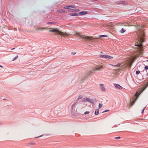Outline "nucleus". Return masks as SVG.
Returning <instances> with one entry per match:
<instances>
[{
  "label": "nucleus",
  "instance_id": "5",
  "mask_svg": "<svg viewBox=\"0 0 148 148\" xmlns=\"http://www.w3.org/2000/svg\"><path fill=\"white\" fill-rule=\"evenodd\" d=\"M99 86L100 88V90L101 91L105 92L106 91V90L103 84H99Z\"/></svg>",
  "mask_w": 148,
  "mask_h": 148
},
{
  "label": "nucleus",
  "instance_id": "8",
  "mask_svg": "<svg viewBox=\"0 0 148 148\" xmlns=\"http://www.w3.org/2000/svg\"><path fill=\"white\" fill-rule=\"evenodd\" d=\"M114 86L116 88H118V89L121 90L123 88V87H122L117 84H114Z\"/></svg>",
  "mask_w": 148,
  "mask_h": 148
},
{
  "label": "nucleus",
  "instance_id": "35",
  "mask_svg": "<svg viewBox=\"0 0 148 148\" xmlns=\"http://www.w3.org/2000/svg\"><path fill=\"white\" fill-rule=\"evenodd\" d=\"M92 1H98V0H91Z\"/></svg>",
  "mask_w": 148,
  "mask_h": 148
},
{
  "label": "nucleus",
  "instance_id": "26",
  "mask_svg": "<svg viewBox=\"0 0 148 148\" xmlns=\"http://www.w3.org/2000/svg\"><path fill=\"white\" fill-rule=\"evenodd\" d=\"M18 57V56H16L15 58H14L12 60V61H14Z\"/></svg>",
  "mask_w": 148,
  "mask_h": 148
},
{
  "label": "nucleus",
  "instance_id": "36",
  "mask_svg": "<svg viewBox=\"0 0 148 148\" xmlns=\"http://www.w3.org/2000/svg\"><path fill=\"white\" fill-rule=\"evenodd\" d=\"M145 109V108H144L142 112V113H143V111H144V109Z\"/></svg>",
  "mask_w": 148,
  "mask_h": 148
},
{
  "label": "nucleus",
  "instance_id": "14",
  "mask_svg": "<svg viewBox=\"0 0 148 148\" xmlns=\"http://www.w3.org/2000/svg\"><path fill=\"white\" fill-rule=\"evenodd\" d=\"M71 16H78V14L75 13H72L70 14Z\"/></svg>",
  "mask_w": 148,
  "mask_h": 148
},
{
  "label": "nucleus",
  "instance_id": "41",
  "mask_svg": "<svg viewBox=\"0 0 148 148\" xmlns=\"http://www.w3.org/2000/svg\"><path fill=\"white\" fill-rule=\"evenodd\" d=\"M112 23V22L109 23Z\"/></svg>",
  "mask_w": 148,
  "mask_h": 148
},
{
  "label": "nucleus",
  "instance_id": "33",
  "mask_svg": "<svg viewBox=\"0 0 148 148\" xmlns=\"http://www.w3.org/2000/svg\"><path fill=\"white\" fill-rule=\"evenodd\" d=\"M109 111V110H105V111H104L103 112V113L106 112H108Z\"/></svg>",
  "mask_w": 148,
  "mask_h": 148
},
{
  "label": "nucleus",
  "instance_id": "3",
  "mask_svg": "<svg viewBox=\"0 0 148 148\" xmlns=\"http://www.w3.org/2000/svg\"><path fill=\"white\" fill-rule=\"evenodd\" d=\"M75 34L81 37L82 38L84 39L85 41H92V39L94 38L92 36H87L85 35H81L77 31L75 32Z\"/></svg>",
  "mask_w": 148,
  "mask_h": 148
},
{
  "label": "nucleus",
  "instance_id": "37",
  "mask_svg": "<svg viewBox=\"0 0 148 148\" xmlns=\"http://www.w3.org/2000/svg\"><path fill=\"white\" fill-rule=\"evenodd\" d=\"M0 67L2 68H3V67L1 65H0Z\"/></svg>",
  "mask_w": 148,
  "mask_h": 148
},
{
  "label": "nucleus",
  "instance_id": "9",
  "mask_svg": "<svg viewBox=\"0 0 148 148\" xmlns=\"http://www.w3.org/2000/svg\"><path fill=\"white\" fill-rule=\"evenodd\" d=\"M65 9H71V8H75V6L73 5H70L66 6L64 8Z\"/></svg>",
  "mask_w": 148,
  "mask_h": 148
},
{
  "label": "nucleus",
  "instance_id": "30",
  "mask_svg": "<svg viewBox=\"0 0 148 148\" xmlns=\"http://www.w3.org/2000/svg\"><path fill=\"white\" fill-rule=\"evenodd\" d=\"M136 74L138 75L140 71H136Z\"/></svg>",
  "mask_w": 148,
  "mask_h": 148
},
{
  "label": "nucleus",
  "instance_id": "43",
  "mask_svg": "<svg viewBox=\"0 0 148 148\" xmlns=\"http://www.w3.org/2000/svg\"><path fill=\"white\" fill-rule=\"evenodd\" d=\"M112 23V22L109 23Z\"/></svg>",
  "mask_w": 148,
  "mask_h": 148
},
{
  "label": "nucleus",
  "instance_id": "12",
  "mask_svg": "<svg viewBox=\"0 0 148 148\" xmlns=\"http://www.w3.org/2000/svg\"><path fill=\"white\" fill-rule=\"evenodd\" d=\"M118 4H124L126 3L125 1H119L117 2Z\"/></svg>",
  "mask_w": 148,
  "mask_h": 148
},
{
  "label": "nucleus",
  "instance_id": "22",
  "mask_svg": "<svg viewBox=\"0 0 148 148\" xmlns=\"http://www.w3.org/2000/svg\"><path fill=\"white\" fill-rule=\"evenodd\" d=\"M105 55H101L99 56V57L101 58H105Z\"/></svg>",
  "mask_w": 148,
  "mask_h": 148
},
{
  "label": "nucleus",
  "instance_id": "19",
  "mask_svg": "<svg viewBox=\"0 0 148 148\" xmlns=\"http://www.w3.org/2000/svg\"><path fill=\"white\" fill-rule=\"evenodd\" d=\"M125 31H126V30L125 29H124L123 28H122L120 30V32L121 33H123L124 32H125Z\"/></svg>",
  "mask_w": 148,
  "mask_h": 148
},
{
  "label": "nucleus",
  "instance_id": "18",
  "mask_svg": "<svg viewBox=\"0 0 148 148\" xmlns=\"http://www.w3.org/2000/svg\"><path fill=\"white\" fill-rule=\"evenodd\" d=\"M112 66H114V67H116V66H119L121 65V63H118L117 64H116V65H111Z\"/></svg>",
  "mask_w": 148,
  "mask_h": 148
},
{
  "label": "nucleus",
  "instance_id": "16",
  "mask_svg": "<svg viewBox=\"0 0 148 148\" xmlns=\"http://www.w3.org/2000/svg\"><path fill=\"white\" fill-rule=\"evenodd\" d=\"M90 71H91L92 73H95V72L97 71L96 69L95 68H93L92 69H91V70Z\"/></svg>",
  "mask_w": 148,
  "mask_h": 148
},
{
  "label": "nucleus",
  "instance_id": "40",
  "mask_svg": "<svg viewBox=\"0 0 148 148\" xmlns=\"http://www.w3.org/2000/svg\"><path fill=\"white\" fill-rule=\"evenodd\" d=\"M147 61L148 62V60H147Z\"/></svg>",
  "mask_w": 148,
  "mask_h": 148
},
{
  "label": "nucleus",
  "instance_id": "15",
  "mask_svg": "<svg viewBox=\"0 0 148 148\" xmlns=\"http://www.w3.org/2000/svg\"><path fill=\"white\" fill-rule=\"evenodd\" d=\"M99 110L98 109H96L95 112V113H94V114H95L97 115L99 114Z\"/></svg>",
  "mask_w": 148,
  "mask_h": 148
},
{
  "label": "nucleus",
  "instance_id": "42",
  "mask_svg": "<svg viewBox=\"0 0 148 148\" xmlns=\"http://www.w3.org/2000/svg\"><path fill=\"white\" fill-rule=\"evenodd\" d=\"M112 23V22L109 23Z\"/></svg>",
  "mask_w": 148,
  "mask_h": 148
},
{
  "label": "nucleus",
  "instance_id": "38",
  "mask_svg": "<svg viewBox=\"0 0 148 148\" xmlns=\"http://www.w3.org/2000/svg\"><path fill=\"white\" fill-rule=\"evenodd\" d=\"M15 49V48H12V49H11L12 50H13V49Z\"/></svg>",
  "mask_w": 148,
  "mask_h": 148
},
{
  "label": "nucleus",
  "instance_id": "34",
  "mask_svg": "<svg viewBox=\"0 0 148 148\" xmlns=\"http://www.w3.org/2000/svg\"><path fill=\"white\" fill-rule=\"evenodd\" d=\"M43 136V135H40V136H38V137H35V138H39V137H42V136Z\"/></svg>",
  "mask_w": 148,
  "mask_h": 148
},
{
  "label": "nucleus",
  "instance_id": "31",
  "mask_svg": "<svg viewBox=\"0 0 148 148\" xmlns=\"http://www.w3.org/2000/svg\"><path fill=\"white\" fill-rule=\"evenodd\" d=\"M145 69L146 70H147L148 69V66L147 65L145 66Z\"/></svg>",
  "mask_w": 148,
  "mask_h": 148
},
{
  "label": "nucleus",
  "instance_id": "27",
  "mask_svg": "<svg viewBox=\"0 0 148 148\" xmlns=\"http://www.w3.org/2000/svg\"><path fill=\"white\" fill-rule=\"evenodd\" d=\"M47 29L46 27H41L39 29Z\"/></svg>",
  "mask_w": 148,
  "mask_h": 148
},
{
  "label": "nucleus",
  "instance_id": "20",
  "mask_svg": "<svg viewBox=\"0 0 148 148\" xmlns=\"http://www.w3.org/2000/svg\"><path fill=\"white\" fill-rule=\"evenodd\" d=\"M55 23L54 22H47V24L50 25V24H55Z\"/></svg>",
  "mask_w": 148,
  "mask_h": 148
},
{
  "label": "nucleus",
  "instance_id": "1",
  "mask_svg": "<svg viewBox=\"0 0 148 148\" xmlns=\"http://www.w3.org/2000/svg\"><path fill=\"white\" fill-rule=\"evenodd\" d=\"M144 33L143 31H140L138 34V39L137 41V44H135V46L137 47L136 48L137 50L135 53L134 56L133 58H132L124 62V64L122 66L123 67H128L130 68L132 63L134 62V60L138 58L139 56H142L143 54V49L142 46V43L143 42L144 39Z\"/></svg>",
  "mask_w": 148,
  "mask_h": 148
},
{
  "label": "nucleus",
  "instance_id": "17",
  "mask_svg": "<svg viewBox=\"0 0 148 148\" xmlns=\"http://www.w3.org/2000/svg\"><path fill=\"white\" fill-rule=\"evenodd\" d=\"M57 12H65V11L63 10L60 9L58 10H57Z\"/></svg>",
  "mask_w": 148,
  "mask_h": 148
},
{
  "label": "nucleus",
  "instance_id": "23",
  "mask_svg": "<svg viewBox=\"0 0 148 148\" xmlns=\"http://www.w3.org/2000/svg\"><path fill=\"white\" fill-rule=\"evenodd\" d=\"M107 36L106 35H99V37L101 38V37H106Z\"/></svg>",
  "mask_w": 148,
  "mask_h": 148
},
{
  "label": "nucleus",
  "instance_id": "2",
  "mask_svg": "<svg viewBox=\"0 0 148 148\" xmlns=\"http://www.w3.org/2000/svg\"><path fill=\"white\" fill-rule=\"evenodd\" d=\"M49 30L50 32L56 33L57 34L62 36L64 37L69 36L71 35L66 32H62L60 31L57 28H50L49 29Z\"/></svg>",
  "mask_w": 148,
  "mask_h": 148
},
{
  "label": "nucleus",
  "instance_id": "28",
  "mask_svg": "<svg viewBox=\"0 0 148 148\" xmlns=\"http://www.w3.org/2000/svg\"><path fill=\"white\" fill-rule=\"evenodd\" d=\"M102 107V104L101 103H99V109L100 108Z\"/></svg>",
  "mask_w": 148,
  "mask_h": 148
},
{
  "label": "nucleus",
  "instance_id": "13",
  "mask_svg": "<svg viewBox=\"0 0 148 148\" xmlns=\"http://www.w3.org/2000/svg\"><path fill=\"white\" fill-rule=\"evenodd\" d=\"M77 10V9H70L68 10V11L70 12H76Z\"/></svg>",
  "mask_w": 148,
  "mask_h": 148
},
{
  "label": "nucleus",
  "instance_id": "7",
  "mask_svg": "<svg viewBox=\"0 0 148 148\" xmlns=\"http://www.w3.org/2000/svg\"><path fill=\"white\" fill-rule=\"evenodd\" d=\"M88 14L87 11H83L79 13L78 16H83Z\"/></svg>",
  "mask_w": 148,
  "mask_h": 148
},
{
  "label": "nucleus",
  "instance_id": "10",
  "mask_svg": "<svg viewBox=\"0 0 148 148\" xmlns=\"http://www.w3.org/2000/svg\"><path fill=\"white\" fill-rule=\"evenodd\" d=\"M113 57L110 56H109V55H107V54L105 55V59L108 58V59H113Z\"/></svg>",
  "mask_w": 148,
  "mask_h": 148
},
{
  "label": "nucleus",
  "instance_id": "25",
  "mask_svg": "<svg viewBox=\"0 0 148 148\" xmlns=\"http://www.w3.org/2000/svg\"><path fill=\"white\" fill-rule=\"evenodd\" d=\"M77 103L76 102L74 103L72 105V109H73V108L74 107L75 105Z\"/></svg>",
  "mask_w": 148,
  "mask_h": 148
},
{
  "label": "nucleus",
  "instance_id": "4",
  "mask_svg": "<svg viewBox=\"0 0 148 148\" xmlns=\"http://www.w3.org/2000/svg\"><path fill=\"white\" fill-rule=\"evenodd\" d=\"M148 86V82L147 83L146 86L145 87L143 88V89L141 90H140L139 92H136V93L135 95V96L136 97L135 99V100H134L133 101H132L131 102V103L130 104V106H132L134 104L135 101L137 99L138 97V96H139V95L140 94V93H141L143 91V90H144L145 89V88H146V87H147Z\"/></svg>",
  "mask_w": 148,
  "mask_h": 148
},
{
  "label": "nucleus",
  "instance_id": "32",
  "mask_svg": "<svg viewBox=\"0 0 148 148\" xmlns=\"http://www.w3.org/2000/svg\"><path fill=\"white\" fill-rule=\"evenodd\" d=\"M115 139H120V137H116L115 138Z\"/></svg>",
  "mask_w": 148,
  "mask_h": 148
},
{
  "label": "nucleus",
  "instance_id": "29",
  "mask_svg": "<svg viewBox=\"0 0 148 148\" xmlns=\"http://www.w3.org/2000/svg\"><path fill=\"white\" fill-rule=\"evenodd\" d=\"M89 113V111H86V112H85L84 114H88Z\"/></svg>",
  "mask_w": 148,
  "mask_h": 148
},
{
  "label": "nucleus",
  "instance_id": "6",
  "mask_svg": "<svg viewBox=\"0 0 148 148\" xmlns=\"http://www.w3.org/2000/svg\"><path fill=\"white\" fill-rule=\"evenodd\" d=\"M95 68L97 71H100L103 69V65H101L100 66H97Z\"/></svg>",
  "mask_w": 148,
  "mask_h": 148
},
{
  "label": "nucleus",
  "instance_id": "11",
  "mask_svg": "<svg viewBox=\"0 0 148 148\" xmlns=\"http://www.w3.org/2000/svg\"><path fill=\"white\" fill-rule=\"evenodd\" d=\"M90 99L88 98H85L83 99H82V101H89Z\"/></svg>",
  "mask_w": 148,
  "mask_h": 148
},
{
  "label": "nucleus",
  "instance_id": "39",
  "mask_svg": "<svg viewBox=\"0 0 148 148\" xmlns=\"http://www.w3.org/2000/svg\"><path fill=\"white\" fill-rule=\"evenodd\" d=\"M101 53H103V52H101Z\"/></svg>",
  "mask_w": 148,
  "mask_h": 148
},
{
  "label": "nucleus",
  "instance_id": "21",
  "mask_svg": "<svg viewBox=\"0 0 148 148\" xmlns=\"http://www.w3.org/2000/svg\"><path fill=\"white\" fill-rule=\"evenodd\" d=\"M92 73L91 72V71H89L87 73V75L88 76H89L91 75Z\"/></svg>",
  "mask_w": 148,
  "mask_h": 148
},
{
  "label": "nucleus",
  "instance_id": "24",
  "mask_svg": "<svg viewBox=\"0 0 148 148\" xmlns=\"http://www.w3.org/2000/svg\"><path fill=\"white\" fill-rule=\"evenodd\" d=\"M82 97H83L82 95H80L78 97V98L77 99V100H79L81 99Z\"/></svg>",
  "mask_w": 148,
  "mask_h": 148
}]
</instances>
